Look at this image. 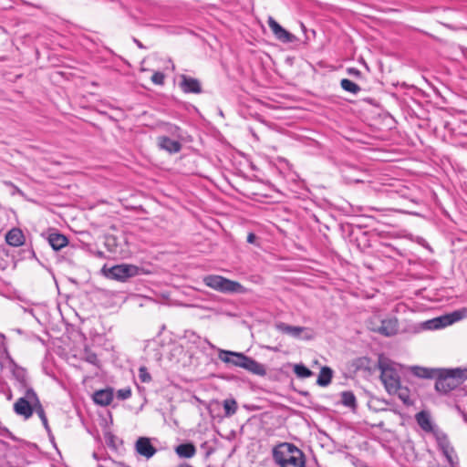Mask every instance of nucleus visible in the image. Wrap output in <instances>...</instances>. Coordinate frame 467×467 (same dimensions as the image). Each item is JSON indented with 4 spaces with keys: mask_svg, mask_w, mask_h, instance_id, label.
<instances>
[{
    "mask_svg": "<svg viewBox=\"0 0 467 467\" xmlns=\"http://www.w3.org/2000/svg\"><path fill=\"white\" fill-rule=\"evenodd\" d=\"M273 459L280 467H306V456L296 445L280 443L273 449Z\"/></svg>",
    "mask_w": 467,
    "mask_h": 467,
    "instance_id": "1",
    "label": "nucleus"
},
{
    "mask_svg": "<svg viewBox=\"0 0 467 467\" xmlns=\"http://www.w3.org/2000/svg\"><path fill=\"white\" fill-rule=\"evenodd\" d=\"M203 283L208 287L221 293H235L243 288L240 283L215 275L204 276Z\"/></svg>",
    "mask_w": 467,
    "mask_h": 467,
    "instance_id": "2",
    "label": "nucleus"
},
{
    "mask_svg": "<svg viewBox=\"0 0 467 467\" xmlns=\"http://www.w3.org/2000/svg\"><path fill=\"white\" fill-rule=\"evenodd\" d=\"M380 379L389 394H395L400 389V376L396 369L386 362L379 361Z\"/></svg>",
    "mask_w": 467,
    "mask_h": 467,
    "instance_id": "3",
    "label": "nucleus"
},
{
    "mask_svg": "<svg viewBox=\"0 0 467 467\" xmlns=\"http://www.w3.org/2000/svg\"><path fill=\"white\" fill-rule=\"evenodd\" d=\"M103 270L105 271L107 277L118 281H125L130 277H133L140 274V268L139 266L127 264L116 265L107 271L105 268H103Z\"/></svg>",
    "mask_w": 467,
    "mask_h": 467,
    "instance_id": "4",
    "label": "nucleus"
},
{
    "mask_svg": "<svg viewBox=\"0 0 467 467\" xmlns=\"http://www.w3.org/2000/svg\"><path fill=\"white\" fill-rule=\"evenodd\" d=\"M29 391H35L33 389H27L25 395L19 398L14 404V410L17 415L29 419L36 408V401L31 399Z\"/></svg>",
    "mask_w": 467,
    "mask_h": 467,
    "instance_id": "5",
    "label": "nucleus"
},
{
    "mask_svg": "<svg viewBox=\"0 0 467 467\" xmlns=\"http://www.w3.org/2000/svg\"><path fill=\"white\" fill-rule=\"evenodd\" d=\"M275 327L282 334L288 335L294 338L311 340L314 337L310 329L306 327L291 326L284 322H277L275 323Z\"/></svg>",
    "mask_w": 467,
    "mask_h": 467,
    "instance_id": "6",
    "label": "nucleus"
},
{
    "mask_svg": "<svg viewBox=\"0 0 467 467\" xmlns=\"http://www.w3.org/2000/svg\"><path fill=\"white\" fill-rule=\"evenodd\" d=\"M435 389L438 392L447 394L458 387V382L445 373L444 369L439 368V375L435 377Z\"/></svg>",
    "mask_w": 467,
    "mask_h": 467,
    "instance_id": "7",
    "label": "nucleus"
},
{
    "mask_svg": "<svg viewBox=\"0 0 467 467\" xmlns=\"http://www.w3.org/2000/svg\"><path fill=\"white\" fill-rule=\"evenodd\" d=\"M134 449L137 454L149 460L152 458L157 449L151 443V439L149 437H139L135 442Z\"/></svg>",
    "mask_w": 467,
    "mask_h": 467,
    "instance_id": "8",
    "label": "nucleus"
},
{
    "mask_svg": "<svg viewBox=\"0 0 467 467\" xmlns=\"http://www.w3.org/2000/svg\"><path fill=\"white\" fill-rule=\"evenodd\" d=\"M218 357L221 361L234 367L243 368L246 355L241 352L219 349Z\"/></svg>",
    "mask_w": 467,
    "mask_h": 467,
    "instance_id": "9",
    "label": "nucleus"
},
{
    "mask_svg": "<svg viewBox=\"0 0 467 467\" xmlns=\"http://www.w3.org/2000/svg\"><path fill=\"white\" fill-rule=\"evenodd\" d=\"M179 87L184 93L200 94L202 92V84L199 79L192 78L187 75L180 76Z\"/></svg>",
    "mask_w": 467,
    "mask_h": 467,
    "instance_id": "10",
    "label": "nucleus"
},
{
    "mask_svg": "<svg viewBox=\"0 0 467 467\" xmlns=\"http://www.w3.org/2000/svg\"><path fill=\"white\" fill-rule=\"evenodd\" d=\"M267 23L275 38L279 41L283 43H291L296 39L294 35L281 26L273 17L269 16Z\"/></svg>",
    "mask_w": 467,
    "mask_h": 467,
    "instance_id": "11",
    "label": "nucleus"
},
{
    "mask_svg": "<svg viewBox=\"0 0 467 467\" xmlns=\"http://www.w3.org/2000/svg\"><path fill=\"white\" fill-rule=\"evenodd\" d=\"M12 375L16 382L17 388H19L21 390H25L26 392L27 389H33L30 386L27 372L22 367L14 364L12 368Z\"/></svg>",
    "mask_w": 467,
    "mask_h": 467,
    "instance_id": "12",
    "label": "nucleus"
},
{
    "mask_svg": "<svg viewBox=\"0 0 467 467\" xmlns=\"http://www.w3.org/2000/svg\"><path fill=\"white\" fill-rule=\"evenodd\" d=\"M373 331L385 337H392L399 331V324L396 318H389L381 321L380 326L373 328Z\"/></svg>",
    "mask_w": 467,
    "mask_h": 467,
    "instance_id": "13",
    "label": "nucleus"
},
{
    "mask_svg": "<svg viewBox=\"0 0 467 467\" xmlns=\"http://www.w3.org/2000/svg\"><path fill=\"white\" fill-rule=\"evenodd\" d=\"M436 441L439 449L441 451L442 454L445 456L448 462L451 465H452V453L454 452V450L451 445L448 436L445 433H437Z\"/></svg>",
    "mask_w": 467,
    "mask_h": 467,
    "instance_id": "14",
    "label": "nucleus"
},
{
    "mask_svg": "<svg viewBox=\"0 0 467 467\" xmlns=\"http://www.w3.org/2000/svg\"><path fill=\"white\" fill-rule=\"evenodd\" d=\"M158 146L171 154L177 153L182 150V144L178 140H171L167 136L158 137Z\"/></svg>",
    "mask_w": 467,
    "mask_h": 467,
    "instance_id": "15",
    "label": "nucleus"
},
{
    "mask_svg": "<svg viewBox=\"0 0 467 467\" xmlns=\"http://www.w3.org/2000/svg\"><path fill=\"white\" fill-rule=\"evenodd\" d=\"M244 369L247 370L248 372L257 375V376H265L266 375V369L265 366L259 362H257L255 359L246 356L244 362L243 363Z\"/></svg>",
    "mask_w": 467,
    "mask_h": 467,
    "instance_id": "16",
    "label": "nucleus"
},
{
    "mask_svg": "<svg viewBox=\"0 0 467 467\" xmlns=\"http://www.w3.org/2000/svg\"><path fill=\"white\" fill-rule=\"evenodd\" d=\"M5 242L7 244L18 247L24 244L25 235L19 228H12L5 234Z\"/></svg>",
    "mask_w": 467,
    "mask_h": 467,
    "instance_id": "17",
    "label": "nucleus"
},
{
    "mask_svg": "<svg viewBox=\"0 0 467 467\" xmlns=\"http://www.w3.org/2000/svg\"><path fill=\"white\" fill-rule=\"evenodd\" d=\"M48 244L55 251H59L68 244V239L66 235L59 233L49 234L47 238Z\"/></svg>",
    "mask_w": 467,
    "mask_h": 467,
    "instance_id": "18",
    "label": "nucleus"
},
{
    "mask_svg": "<svg viewBox=\"0 0 467 467\" xmlns=\"http://www.w3.org/2000/svg\"><path fill=\"white\" fill-rule=\"evenodd\" d=\"M113 400V390L112 389H105L95 391L93 395V400L95 403L107 406L110 404Z\"/></svg>",
    "mask_w": 467,
    "mask_h": 467,
    "instance_id": "19",
    "label": "nucleus"
},
{
    "mask_svg": "<svg viewBox=\"0 0 467 467\" xmlns=\"http://www.w3.org/2000/svg\"><path fill=\"white\" fill-rule=\"evenodd\" d=\"M412 374L421 379H435L439 375V368H427L423 367L414 366L410 368Z\"/></svg>",
    "mask_w": 467,
    "mask_h": 467,
    "instance_id": "20",
    "label": "nucleus"
},
{
    "mask_svg": "<svg viewBox=\"0 0 467 467\" xmlns=\"http://www.w3.org/2000/svg\"><path fill=\"white\" fill-rule=\"evenodd\" d=\"M416 420L419 426L427 432L433 431V425L429 412L421 410L416 414Z\"/></svg>",
    "mask_w": 467,
    "mask_h": 467,
    "instance_id": "21",
    "label": "nucleus"
},
{
    "mask_svg": "<svg viewBox=\"0 0 467 467\" xmlns=\"http://www.w3.org/2000/svg\"><path fill=\"white\" fill-rule=\"evenodd\" d=\"M29 396H31V399L33 398V400H35L36 401V408L35 412L37 414V416L41 420V422H42L45 430L49 431L50 427L48 424V420H47L46 412L44 410L42 404L40 403V400H39L36 393L35 391H29Z\"/></svg>",
    "mask_w": 467,
    "mask_h": 467,
    "instance_id": "22",
    "label": "nucleus"
},
{
    "mask_svg": "<svg viewBox=\"0 0 467 467\" xmlns=\"http://www.w3.org/2000/svg\"><path fill=\"white\" fill-rule=\"evenodd\" d=\"M175 452L181 458L189 459L195 455L196 448L191 442L182 443L175 448Z\"/></svg>",
    "mask_w": 467,
    "mask_h": 467,
    "instance_id": "23",
    "label": "nucleus"
},
{
    "mask_svg": "<svg viewBox=\"0 0 467 467\" xmlns=\"http://www.w3.org/2000/svg\"><path fill=\"white\" fill-rule=\"evenodd\" d=\"M444 370L451 379L452 378L458 382V386L467 379V368H445Z\"/></svg>",
    "mask_w": 467,
    "mask_h": 467,
    "instance_id": "24",
    "label": "nucleus"
},
{
    "mask_svg": "<svg viewBox=\"0 0 467 467\" xmlns=\"http://www.w3.org/2000/svg\"><path fill=\"white\" fill-rule=\"evenodd\" d=\"M333 377V370L329 367H323L317 377V384L320 387H327L330 384Z\"/></svg>",
    "mask_w": 467,
    "mask_h": 467,
    "instance_id": "25",
    "label": "nucleus"
},
{
    "mask_svg": "<svg viewBox=\"0 0 467 467\" xmlns=\"http://www.w3.org/2000/svg\"><path fill=\"white\" fill-rule=\"evenodd\" d=\"M341 397V404L345 407H348L353 410L357 409V399L354 393L350 390L342 391L340 393Z\"/></svg>",
    "mask_w": 467,
    "mask_h": 467,
    "instance_id": "26",
    "label": "nucleus"
},
{
    "mask_svg": "<svg viewBox=\"0 0 467 467\" xmlns=\"http://www.w3.org/2000/svg\"><path fill=\"white\" fill-rule=\"evenodd\" d=\"M421 326H422V328L426 329V330H434V329H439V328L446 327L442 316L427 320V321L423 322Z\"/></svg>",
    "mask_w": 467,
    "mask_h": 467,
    "instance_id": "27",
    "label": "nucleus"
},
{
    "mask_svg": "<svg viewBox=\"0 0 467 467\" xmlns=\"http://www.w3.org/2000/svg\"><path fill=\"white\" fill-rule=\"evenodd\" d=\"M340 86L342 89L351 94H358L361 90V88L358 84L348 78L341 79Z\"/></svg>",
    "mask_w": 467,
    "mask_h": 467,
    "instance_id": "28",
    "label": "nucleus"
},
{
    "mask_svg": "<svg viewBox=\"0 0 467 467\" xmlns=\"http://www.w3.org/2000/svg\"><path fill=\"white\" fill-rule=\"evenodd\" d=\"M237 408V402L234 399H226L223 400L224 415L226 417H231L235 414Z\"/></svg>",
    "mask_w": 467,
    "mask_h": 467,
    "instance_id": "29",
    "label": "nucleus"
},
{
    "mask_svg": "<svg viewBox=\"0 0 467 467\" xmlns=\"http://www.w3.org/2000/svg\"><path fill=\"white\" fill-rule=\"evenodd\" d=\"M294 372L300 379H306L313 375V372L303 364H296L294 366Z\"/></svg>",
    "mask_w": 467,
    "mask_h": 467,
    "instance_id": "30",
    "label": "nucleus"
},
{
    "mask_svg": "<svg viewBox=\"0 0 467 467\" xmlns=\"http://www.w3.org/2000/svg\"><path fill=\"white\" fill-rule=\"evenodd\" d=\"M443 320L446 326L451 325L456 321L461 320L463 317V313L462 311H454L451 314L442 316Z\"/></svg>",
    "mask_w": 467,
    "mask_h": 467,
    "instance_id": "31",
    "label": "nucleus"
},
{
    "mask_svg": "<svg viewBox=\"0 0 467 467\" xmlns=\"http://www.w3.org/2000/svg\"><path fill=\"white\" fill-rule=\"evenodd\" d=\"M399 398L403 401L404 404L410 405L412 402L410 399L409 389L407 388H402L400 385L399 390L396 392Z\"/></svg>",
    "mask_w": 467,
    "mask_h": 467,
    "instance_id": "32",
    "label": "nucleus"
},
{
    "mask_svg": "<svg viewBox=\"0 0 467 467\" xmlns=\"http://www.w3.org/2000/svg\"><path fill=\"white\" fill-rule=\"evenodd\" d=\"M139 379L143 383H147L151 380L150 374L148 372V369L146 367L142 366L139 368Z\"/></svg>",
    "mask_w": 467,
    "mask_h": 467,
    "instance_id": "33",
    "label": "nucleus"
},
{
    "mask_svg": "<svg viewBox=\"0 0 467 467\" xmlns=\"http://www.w3.org/2000/svg\"><path fill=\"white\" fill-rule=\"evenodd\" d=\"M131 396V389L130 388L120 389L117 391V397L119 400H127Z\"/></svg>",
    "mask_w": 467,
    "mask_h": 467,
    "instance_id": "34",
    "label": "nucleus"
},
{
    "mask_svg": "<svg viewBox=\"0 0 467 467\" xmlns=\"http://www.w3.org/2000/svg\"><path fill=\"white\" fill-rule=\"evenodd\" d=\"M151 81L156 85H163L164 74L160 71L154 72L151 76Z\"/></svg>",
    "mask_w": 467,
    "mask_h": 467,
    "instance_id": "35",
    "label": "nucleus"
},
{
    "mask_svg": "<svg viewBox=\"0 0 467 467\" xmlns=\"http://www.w3.org/2000/svg\"><path fill=\"white\" fill-rule=\"evenodd\" d=\"M85 359L88 363L94 364V365H96L98 363V361H99L97 355L95 353H93V352L87 353V356H86Z\"/></svg>",
    "mask_w": 467,
    "mask_h": 467,
    "instance_id": "36",
    "label": "nucleus"
},
{
    "mask_svg": "<svg viewBox=\"0 0 467 467\" xmlns=\"http://www.w3.org/2000/svg\"><path fill=\"white\" fill-rule=\"evenodd\" d=\"M347 72L348 75H350L354 78H359L362 76L361 71L356 67H348L347 69Z\"/></svg>",
    "mask_w": 467,
    "mask_h": 467,
    "instance_id": "37",
    "label": "nucleus"
},
{
    "mask_svg": "<svg viewBox=\"0 0 467 467\" xmlns=\"http://www.w3.org/2000/svg\"><path fill=\"white\" fill-rule=\"evenodd\" d=\"M256 235L254 234V233H249L248 235H247V243L249 244H254L255 243V240H256Z\"/></svg>",
    "mask_w": 467,
    "mask_h": 467,
    "instance_id": "38",
    "label": "nucleus"
},
{
    "mask_svg": "<svg viewBox=\"0 0 467 467\" xmlns=\"http://www.w3.org/2000/svg\"><path fill=\"white\" fill-rule=\"evenodd\" d=\"M47 435H48V438H49L50 441L52 443H55V437H54V435L52 433L51 429L49 428V431H47Z\"/></svg>",
    "mask_w": 467,
    "mask_h": 467,
    "instance_id": "39",
    "label": "nucleus"
},
{
    "mask_svg": "<svg viewBox=\"0 0 467 467\" xmlns=\"http://www.w3.org/2000/svg\"><path fill=\"white\" fill-rule=\"evenodd\" d=\"M133 41L138 46V47L144 48V46L142 45V43L140 40L134 38Z\"/></svg>",
    "mask_w": 467,
    "mask_h": 467,
    "instance_id": "40",
    "label": "nucleus"
},
{
    "mask_svg": "<svg viewBox=\"0 0 467 467\" xmlns=\"http://www.w3.org/2000/svg\"><path fill=\"white\" fill-rule=\"evenodd\" d=\"M211 348H215V346L213 345L207 338H204L203 340Z\"/></svg>",
    "mask_w": 467,
    "mask_h": 467,
    "instance_id": "41",
    "label": "nucleus"
},
{
    "mask_svg": "<svg viewBox=\"0 0 467 467\" xmlns=\"http://www.w3.org/2000/svg\"><path fill=\"white\" fill-rule=\"evenodd\" d=\"M0 445L6 446V443L5 441H0Z\"/></svg>",
    "mask_w": 467,
    "mask_h": 467,
    "instance_id": "42",
    "label": "nucleus"
},
{
    "mask_svg": "<svg viewBox=\"0 0 467 467\" xmlns=\"http://www.w3.org/2000/svg\"><path fill=\"white\" fill-rule=\"evenodd\" d=\"M2 385H3V382H0V392H2V390H3Z\"/></svg>",
    "mask_w": 467,
    "mask_h": 467,
    "instance_id": "43",
    "label": "nucleus"
},
{
    "mask_svg": "<svg viewBox=\"0 0 467 467\" xmlns=\"http://www.w3.org/2000/svg\"><path fill=\"white\" fill-rule=\"evenodd\" d=\"M362 235H363L364 237H366V236H367V233H366V232L362 233Z\"/></svg>",
    "mask_w": 467,
    "mask_h": 467,
    "instance_id": "44",
    "label": "nucleus"
}]
</instances>
